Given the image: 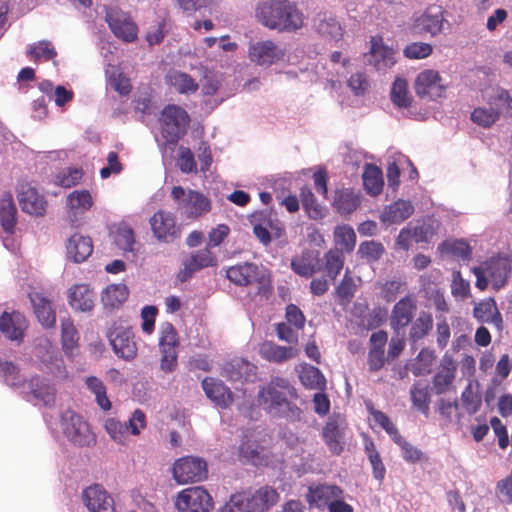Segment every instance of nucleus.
<instances>
[{
  "label": "nucleus",
  "mask_w": 512,
  "mask_h": 512,
  "mask_svg": "<svg viewBox=\"0 0 512 512\" xmlns=\"http://www.w3.org/2000/svg\"><path fill=\"white\" fill-rule=\"evenodd\" d=\"M362 178L364 188L368 194L376 196L381 193L384 182L380 168L373 164H366Z\"/></svg>",
  "instance_id": "obj_45"
},
{
  "label": "nucleus",
  "mask_w": 512,
  "mask_h": 512,
  "mask_svg": "<svg viewBox=\"0 0 512 512\" xmlns=\"http://www.w3.org/2000/svg\"><path fill=\"white\" fill-rule=\"evenodd\" d=\"M343 490L330 484L310 486L306 495L307 501L310 505H314L318 508L329 507L331 502L337 499V497H343Z\"/></svg>",
  "instance_id": "obj_31"
},
{
  "label": "nucleus",
  "mask_w": 512,
  "mask_h": 512,
  "mask_svg": "<svg viewBox=\"0 0 512 512\" xmlns=\"http://www.w3.org/2000/svg\"><path fill=\"white\" fill-rule=\"evenodd\" d=\"M39 89L59 107L64 106L73 98L72 91L67 90L64 86L61 85L54 87L53 83L48 80L42 81L39 85Z\"/></svg>",
  "instance_id": "obj_48"
},
{
  "label": "nucleus",
  "mask_w": 512,
  "mask_h": 512,
  "mask_svg": "<svg viewBox=\"0 0 512 512\" xmlns=\"http://www.w3.org/2000/svg\"><path fill=\"white\" fill-rule=\"evenodd\" d=\"M93 252V243L90 237L75 233L66 241V256L74 263H82Z\"/></svg>",
  "instance_id": "obj_28"
},
{
  "label": "nucleus",
  "mask_w": 512,
  "mask_h": 512,
  "mask_svg": "<svg viewBox=\"0 0 512 512\" xmlns=\"http://www.w3.org/2000/svg\"><path fill=\"white\" fill-rule=\"evenodd\" d=\"M434 361L435 354L433 351L428 349L421 350L413 364V374L416 376L428 374L434 364Z\"/></svg>",
  "instance_id": "obj_64"
},
{
  "label": "nucleus",
  "mask_w": 512,
  "mask_h": 512,
  "mask_svg": "<svg viewBox=\"0 0 512 512\" xmlns=\"http://www.w3.org/2000/svg\"><path fill=\"white\" fill-rule=\"evenodd\" d=\"M216 265L217 257L208 248L192 251L182 256L177 279L180 282H186L196 272L205 268L215 267Z\"/></svg>",
  "instance_id": "obj_13"
},
{
  "label": "nucleus",
  "mask_w": 512,
  "mask_h": 512,
  "mask_svg": "<svg viewBox=\"0 0 512 512\" xmlns=\"http://www.w3.org/2000/svg\"><path fill=\"white\" fill-rule=\"evenodd\" d=\"M29 298L39 323L45 328L54 327L56 312L51 301L38 292L30 293Z\"/></svg>",
  "instance_id": "obj_32"
},
{
  "label": "nucleus",
  "mask_w": 512,
  "mask_h": 512,
  "mask_svg": "<svg viewBox=\"0 0 512 512\" xmlns=\"http://www.w3.org/2000/svg\"><path fill=\"white\" fill-rule=\"evenodd\" d=\"M171 196L177 203L178 210L186 219L196 220L211 211V200L199 191L185 190L181 186H174Z\"/></svg>",
  "instance_id": "obj_4"
},
{
  "label": "nucleus",
  "mask_w": 512,
  "mask_h": 512,
  "mask_svg": "<svg viewBox=\"0 0 512 512\" xmlns=\"http://www.w3.org/2000/svg\"><path fill=\"white\" fill-rule=\"evenodd\" d=\"M257 18L266 27L278 31H294L302 27V12L291 2H261Z\"/></svg>",
  "instance_id": "obj_2"
},
{
  "label": "nucleus",
  "mask_w": 512,
  "mask_h": 512,
  "mask_svg": "<svg viewBox=\"0 0 512 512\" xmlns=\"http://www.w3.org/2000/svg\"><path fill=\"white\" fill-rule=\"evenodd\" d=\"M106 76L109 85L120 95H127L130 92V80L119 72L116 66L109 65L106 69Z\"/></svg>",
  "instance_id": "obj_55"
},
{
  "label": "nucleus",
  "mask_w": 512,
  "mask_h": 512,
  "mask_svg": "<svg viewBox=\"0 0 512 512\" xmlns=\"http://www.w3.org/2000/svg\"><path fill=\"white\" fill-rule=\"evenodd\" d=\"M82 500L90 512H116L113 497L101 485L84 489Z\"/></svg>",
  "instance_id": "obj_20"
},
{
  "label": "nucleus",
  "mask_w": 512,
  "mask_h": 512,
  "mask_svg": "<svg viewBox=\"0 0 512 512\" xmlns=\"http://www.w3.org/2000/svg\"><path fill=\"white\" fill-rule=\"evenodd\" d=\"M489 94H493L491 87L483 91V99L487 101L484 106L477 107L471 113V120L484 128L492 126L499 118L500 108L495 105V99H488Z\"/></svg>",
  "instance_id": "obj_33"
},
{
  "label": "nucleus",
  "mask_w": 512,
  "mask_h": 512,
  "mask_svg": "<svg viewBox=\"0 0 512 512\" xmlns=\"http://www.w3.org/2000/svg\"><path fill=\"white\" fill-rule=\"evenodd\" d=\"M457 371V363L454 359L445 354L433 377V389L437 394L447 392L452 386Z\"/></svg>",
  "instance_id": "obj_27"
},
{
  "label": "nucleus",
  "mask_w": 512,
  "mask_h": 512,
  "mask_svg": "<svg viewBox=\"0 0 512 512\" xmlns=\"http://www.w3.org/2000/svg\"><path fill=\"white\" fill-rule=\"evenodd\" d=\"M189 125L187 112L177 106L168 105L161 113V135L167 143L175 144L185 133Z\"/></svg>",
  "instance_id": "obj_9"
},
{
  "label": "nucleus",
  "mask_w": 512,
  "mask_h": 512,
  "mask_svg": "<svg viewBox=\"0 0 512 512\" xmlns=\"http://www.w3.org/2000/svg\"><path fill=\"white\" fill-rule=\"evenodd\" d=\"M252 512H267L279 500V494L273 487L263 486L252 493H247Z\"/></svg>",
  "instance_id": "obj_38"
},
{
  "label": "nucleus",
  "mask_w": 512,
  "mask_h": 512,
  "mask_svg": "<svg viewBox=\"0 0 512 512\" xmlns=\"http://www.w3.org/2000/svg\"><path fill=\"white\" fill-rule=\"evenodd\" d=\"M33 356L43 368L51 373L61 374L62 360L58 357L56 347L46 338L39 339L34 351Z\"/></svg>",
  "instance_id": "obj_24"
},
{
  "label": "nucleus",
  "mask_w": 512,
  "mask_h": 512,
  "mask_svg": "<svg viewBox=\"0 0 512 512\" xmlns=\"http://www.w3.org/2000/svg\"><path fill=\"white\" fill-rule=\"evenodd\" d=\"M248 55L252 62L263 67L288 61L286 46L272 40H260L252 43Z\"/></svg>",
  "instance_id": "obj_12"
},
{
  "label": "nucleus",
  "mask_w": 512,
  "mask_h": 512,
  "mask_svg": "<svg viewBox=\"0 0 512 512\" xmlns=\"http://www.w3.org/2000/svg\"><path fill=\"white\" fill-rule=\"evenodd\" d=\"M18 201L22 210L30 215L42 216L46 211V200L29 183L18 187Z\"/></svg>",
  "instance_id": "obj_23"
},
{
  "label": "nucleus",
  "mask_w": 512,
  "mask_h": 512,
  "mask_svg": "<svg viewBox=\"0 0 512 512\" xmlns=\"http://www.w3.org/2000/svg\"><path fill=\"white\" fill-rule=\"evenodd\" d=\"M147 421L145 413L136 409L133 411L127 422L110 417L104 421V429L109 437L119 445H128L130 435L139 436L146 428Z\"/></svg>",
  "instance_id": "obj_5"
},
{
  "label": "nucleus",
  "mask_w": 512,
  "mask_h": 512,
  "mask_svg": "<svg viewBox=\"0 0 512 512\" xmlns=\"http://www.w3.org/2000/svg\"><path fill=\"white\" fill-rule=\"evenodd\" d=\"M62 433L68 441L79 447H89L96 443V435L90 424L78 413L66 410L60 419Z\"/></svg>",
  "instance_id": "obj_6"
},
{
  "label": "nucleus",
  "mask_w": 512,
  "mask_h": 512,
  "mask_svg": "<svg viewBox=\"0 0 512 512\" xmlns=\"http://www.w3.org/2000/svg\"><path fill=\"white\" fill-rule=\"evenodd\" d=\"M318 32L331 40L338 41L343 35L341 24L332 16H324L317 25Z\"/></svg>",
  "instance_id": "obj_58"
},
{
  "label": "nucleus",
  "mask_w": 512,
  "mask_h": 512,
  "mask_svg": "<svg viewBox=\"0 0 512 512\" xmlns=\"http://www.w3.org/2000/svg\"><path fill=\"white\" fill-rule=\"evenodd\" d=\"M415 305L412 299L405 297L399 300L393 310L390 318V325L395 332L403 330L412 320Z\"/></svg>",
  "instance_id": "obj_39"
},
{
  "label": "nucleus",
  "mask_w": 512,
  "mask_h": 512,
  "mask_svg": "<svg viewBox=\"0 0 512 512\" xmlns=\"http://www.w3.org/2000/svg\"><path fill=\"white\" fill-rule=\"evenodd\" d=\"M70 307L75 312L90 313L95 307L96 296L88 284H74L67 290Z\"/></svg>",
  "instance_id": "obj_21"
},
{
  "label": "nucleus",
  "mask_w": 512,
  "mask_h": 512,
  "mask_svg": "<svg viewBox=\"0 0 512 512\" xmlns=\"http://www.w3.org/2000/svg\"><path fill=\"white\" fill-rule=\"evenodd\" d=\"M110 344L114 353L127 361L134 359L137 355V345L130 329L121 326L114 327L108 334Z\"/></svg>",
  "instance_id": "obj_18"
},
{
  "label": "nucleus",
  "mask_w": 512,
  "mask_h": 512,
  "mask_svg": "<svg viewBox=\"0 0 512 512\" xmlns=\"http://www.w3.org/2000/svg\"><path fill=\"white\" fill-rule=\"evenodd\" d=\"M167 84L181 94L194 93L198 89L197 82L188 74L172 71L166 76Z\"/></svg>",
  "instance_id": "obj_46"
},
{
  "label": "nucleus",
  "mask_w": 512,
  "mask_h": 512,
  "mask_svg": "<svg viewBox=\"0 0 512 512\" xmlns=\"http://www.w3.org/2000/svg\"><path fill=\"white\" fill-rule=\"evenodd\" d=\"M325 270L328 276L334 280L343 268L345 258L343 252L338 249H332L324 255Z\"/></svg>",
  "instance_id": "obj_60"
},
{
  "label": "nucleus",
  "mask_w": 512,
  "mask_h": 512,
  "mask_svg": "<svg viewBox=\"0 0 512 512\" xmlns=\"http://www.w3.org/2000/svg\"><path fill=\"white\" fill-rule=\"evenodd\" d=\"M21 393L35 405H52L55 401V389L46 380L35 377L21 384Z\"/></svg>",
  "instance_id": "obj_19"
},
{
  "label": "nucleus",
  "mask_w": 512,
  "mask_h": 512,
  "mask_svg": "<svg viewBox=\"0 0 512 512\" xmlns=\"http://www.w3.org/2000/svg\"><path fill=\"white\" fill-rule=\"evenodd\" d=\"M27 53L34 60L45 61L53 59L57 55L54 46L49 41H40L38 43L29 45Z\"/></svg>",
  "instance_id": "obj_63"
},
{
  "label": "nucleus",
  "mask_w": 512,
  "mask_h": 512,
  "mask_svg": "<svg viewBox=\"0 0 512 512\" xmlns=\"http://www.w3.org/2000/svg\"><path fill=\"white\" fill-rule=\"evenodd\" d=\"M291 269L299 276L309 278L319 270L318 257L312 252H303L291 260Z\"/></svg>",
  "instance_id": "obj_42"
},
{
  "label": "nucleus",
  "mask_w": 512,
  "mask_h": 512,
  "mask_svg": "<svg viewBox=\"0 0 512 512\" xmlns=\"http://www.w3.org/2000/svg\"><path fill=\"white\" fill-rule=\"evenodd\" d=\"M300 380L302 384L310 389L323 390L326 385V381L319 369L308 366L304 367L300 374Z\"/></svg>",
  "instance_id": "obj_61"
},
{
  "label": "nucleus",
  "mask_w": 512,
  "mask_h": 512,
  "mask_svg": "<svg viewBox=\"0 0 512 512\" xmlns=\"http://www.w3.org/2000/svg\"><path fill=\"white\" fill-rule=\"evenodd\" d=\"M93 205V198L88 190H75L66 197V213L70 222H75Z\"/></svg>",
  "instance_id": "obj_29"
},
{
  "label": "nucleus",
  "mask_w": 512,
  "mask_h": 512,
  "mask_svg": "<svg viewBox=\"0 0 512 512\" xmlns=\"http://www.w3.org/2000/svg\"><path fill=\"white\" fill-rule=\"evenodd\" d=\"M439 250L443 255L461 259L470 255V247L464 240H446L440 245Z\"/></svg>",
  "instance_id": "obj_56"
},
{
  "label": "nucleus",
  "mask_w": 512,
  "mask_h": 512,
  "mask_svg": "<svg viewBox=\"0 0 512 512\" xmlns=\"http://www.w3.org/2000/svg\"><path fill=\"white\" fill-rule=\"evenodd\" d=\"M476 277V287L480 290L491 284L492 288H503L512 271V259L508 255L492 257L478 267L472 269Z\"/></svg>",
  "instance_id": "obj_3"
},
{
  "label": "nucleus",
  "mask_w": 512,
  "mask_h": 512,
  "mask_svg": "<svg viewBox=\"0 0 512 512\" xmlns=\"http://www.w3.org/2000/svg\"><path fill=\"white\" fill-rule=\"evenodd\" d=\"M153 236L162 243H172L180 236V227L174 213L166 210L156 211L149 219Z\"/></svg>",
  "instance_id": "obj_16"
},
{
  "label": "nucleus",
  "mask_w": 512,
  "mask_h": 512,
  "mask_svg": "<svg viewBox=\"0 0 512 512\" xmlns=\"http://www.w3.org/2000/svg\"><path fill=\"white\" fill-rule=\"evenodd\" d=\"M27 327L26 318L18 311L3 312L0 316V332L9 340L21 341Z\"/></svg>",
  "instance_id": "obj_25"
},
{
  "label": "nucleus",
  "mask_w": 512,
  "mask_h": 512,
  "mask_svg": "<svg viewBox=\"0 0 512 512\" xmlns=\"http://www.w3.org/2000/svg\"><path fill=\"white\" fill-rule=\"evenodd\" d=\"M16 207L10 194L0 199V221L6 233H11L16 223Z\"/></svg>",
  "instance_id": "obj_47"
},
{
  "label": "nucleus",
  "mask_w": 512,
  "mask_h": 512,
  "mask_svg": "<svg viewBox=\"0 0 512 512\" xmlns=\"http://www.w3.org/2000/svg\"><path fill=\"white\" fill-rule=\"evenodd\" d=\"M259 353L262 358L270 361L281 363L294 358L297 350L293 347H283L272 342H265L260 346Z\"/></svg>",
  "instance_id": "obj_41"
},
{
  "label": "nucleus",
  "mask_w": 512,
  "mask_h": 512,
  "mask_svg": "<svg viewBox=\"0 0 512 512\" xmlns=\"http://www.w3.org/2000/svg\"><path fill=\"white\" fill-rule=\"evenodd\" d=\"M85 383L89 391L94 394L98 406L104 411L110 410L111 402L107 397L103 382L95 376H89L86 378Z\"/></svg>",
  "instance_id": "obj_53"
},
{
  "label": "nucleus",
  "mask_w": 512,
  "mask_h": 512,
  "mask_svg": "<svg viewBox=\"0 0 512 512\" xmlns=\"http://www.w3.org/2000/svg\"><path fill=\"white\" fill-rule=\"evenodd\" d=\"M369 63L378 71H386L395 63V52L392 48L384 45L382 38L372 37Z\"/></svg>",
  "instance_id": "obj_26"
},
{
  "label": "nucleus",
  "mask_w": 512,
  "mask_h": 512,
  "mask_svg": "<svg viewBox=\"0 0 512 512\" xmlns=\"http://www.w3.org/2000/svg\"><path fill=\"white\" fill-rule=\"evenodd\" d=\"M413 407L424 415L429 413L430 394L428 386L424 383H415L410 390Z\"/></svg>",
  "instance_id": "obj_50"
},
{
  "label": "nucleus",
  "mask_w": 512,
  "mask_h": 512,
  "mask_svg": "<svg viewBox=\"0 0 512 512\" xmlns=\"http://www.w3.org/2000/svg\"><path fill=\"white\" fill-rule=\"evenodd\" d=\"M365 453L372 466L374 478L378 481H382L384 479L386 469L373 441L370 439L365 441Z\"/></svg>",
  "instance_id": "obj_57"
},
{
  "label": "nucleus",
  "mask_w": 512,
  "mask_h": 512,
  "mask_svg": "<svg viewBox=\"0 0 512 512\" xmlns=\"http://www.w3.org/2000/svg\"><path fill=\"white\" fill-rule=\"evenodd\" d=\"M443 17L440 7H431L423 15L415 19L413 30L417 34L429 33L436 35L442 29Z\"/></svg>",
  "instance_id": "obj_37"
},
{
  "label": "nucleus",
  "mask_w": 512,
  "mask_h": 512,
  "mask_svg": "<svg viewBox=\"0 0 512 512\" xmlns=\"http://www.w3.org/2000/svg\"><path fill=\"white\" fill-rule=\"evenodd\" d=\"M158 345L161 354V370L164 372L174 371L177 367L179 338L171 323L164 322L160 325Z\"/></svg>",
  "instance_id": "obj_10"
},
{
  "label": "nucleus",
  "mask_w": 512,
  "mask_h": 512,
  "mask_svg": "<svg viewBox=\"0 0 512 512\" xmlns=\"http://www.w3.org/2000/svg\"><path fill=\"white\" fill-rule=\"evenodd\" d=\"M473 317L479 323L494 325L498 330L502 329L503 319L493 298H486L474 303Z\"/></svg>",
  "instance_id": "obj_30"
},
{
  "label": "nucleus",
  "mask_w": 512,
  "mask_h": 512,
  "mask_svg": "<svg viewBox=\"0 0 512 512\" xmlns=\"http://www.w3.org/2000/svg\"><path fill=\"white\" fill-rule=\"evenodd\" d=\"M227 278L236 285L247 286L258 282L262 287L270 283V276L267 271L260 269L253 263H243L231 266L226 271Z\"/></svg>",
  "instance_id": "obj_17"
},
{
  "label": "nucleus",
  "mask_w": 512,
  "mask_h": 512,
  "mask_svg": "<svg viewBox=\"0 0 512 512\" xmlns=\"http://www.w3.org/2000/svg\"><path fill=\"white\" fill-rule=\"evenodd\" d=\"M332 204L339 213L349 214L360 205L359 193L348 188L337 190Z\"/></svg>",
  "instance_id": "obj_43"
},
{
  "label": "nucleus",
  "mask_w": 512,
  "mask_h": 512,
  "mask_svg": "<svg viewBox=\"0 0 512 512\" xmlns=\"http://www.w3.org/2000/svg\"><path fill=\"white\" fill-rule=\"evenodd\" d=\"M62 348L65 354L73 357L78 352L79 336L73 321L70 318L61 320Z\"/></svg>",
  "instance_id": "obj_44"
},
{
  "label": "nucleus",
  "mask_w": 512,
  "mask_h": 512,
  "mask_svg": "<svg viewBox=\"0 0 512 512\" xmlns=\"http://www.w3.org/2000/svg\"><path fill=\"white\" fill-rule=\"evenodd\" d=\"M216 512H252L247 492L233 494Z\"/></svg>",
  "instance_id": "obj_62"
},
{
  "label": "nucleus",
  "mask_w": 512,
  "mask_h": 512,
  "mask_svg": "<svg viewBox=\"0 0 512 512\" xmlns=\"http://www.w3.org/2000/svg\"><path fill=\"white\" fill-rule=\"evenodd\" d=\"M172 473L173 479L180 485L201 482L207 478V464L199 457H182L173 464Z\"/></svg>",
  "instance_id": "obj_11"
},
{
  "label": "nucleus",
  "mask_w": 512,
  "mask_h": 512,
  "mask_svg": "<svg viewBox=\"0 0 512 512\" xmlns=\"http://www.w3.org/2000/svg\"><path fill=\"white\" fill-rule=\"evenodd\" d=\"M414 212V207L410 201L397 200L394 203L384 207L379 215L380 221L385 225L400 224L409 218Z\"/></svg>",
  "instance_id": "obj_35"
},
{
  "label": "nucleus",
  "mask_w": 512,
  "mask_h": 512,
  "mask_svg": "<svg viewBox=\"0 0 512 512\" xmlns=\"http://www.w3.org/2000/svg\"><path fill=\"white\" fill-rule=\"evenodd\" d=\"M269 437L263 430H248L239 446V457L254 465H269Z\"/></svg>",
  "instance_id": "obj_7"
},
{
  "label": "nucleus",
  "mask_w": 512,
  "mask_h": 512,
  "mask_svg": "<svg viewBox=\"0 0 512 512\" xmlns=\"http://www.w3.org/2000/svg\"><path fill=\"white\" fill-rule=\"evenodd\" d=\"M129 291L125 284L108 285L101 293V302L106 309L120 307L128 298Z\"/></svg>",
  "instance_id": "obj_40"
},
{
  "label": "nucleus",
  "mask_w": 512,
  "mask_h": 512,
  "mask_svg": "<svg viewBox=\"0 0 512 512\" xmlns=\"http://www.w3.org/2000/svg\"><path fill=\"white\" fill-rule=\"evenodd\" d=\"M368 411L371 417L370 420L373 421L374 424L384 429L394 442H401V435L398 429L386 414L374 409L371 405L368 406Z\"/></svg>",
  "instance_id": "obj_54"
},
{
  "label": "nucleus",
  "mask_w": 512,
  "mask_h": 512,
  "mask_svg": "<svg viewBox=\"0 0 512 512\" xmlns=\"http://www.w3.org/2000/svg\"><path fill=\"white\" fill-rule=\"evenodd\" d=\"M296 396L294 387L287 379L275 377L260 387L257 403L272 416L295 417L299 409L290 400Z\"/></svg>",
  "instance_id": "obj_1"
},
{
  "label": "nucleus",
  "mask_w": 512,
  "mask_h": 512,
  "mask_svg": "<svg viewBox=\"0 0 512 512\" xmlns=\"http://www.w3.org/2000/svg\"><path fill=\"white\" fill-rule=\"evenodd\" d=\"M300 197L303 208L311 219L319 220L326 215V208L316 202L315 197L309 188L303 187L300 191Z\"/></svg>",
  "instance_id": "obj_49"
},
{
  "label": "nucleus",
  "mask_w": 512,
  "mask_h": 512,
  "mask_svg": "<svg viewBox=\"0 0 512 512\" xmlns=\"http://www.w3.org/2000/svg\"><path fill=\"white\" fill-rule=\"evenodd\" d=\"M202 388L206 396L217 406L226 408L231 405L233 401L232 393L221 380L206 377L202 381Z\"/></svg>",
  "instance_id": "obj_34"
},
{
  "label": "nucleus",
  "mask_w": 512,
  "mask_h": 512,
  "mask_svg": "<svg viewBox=\"0 0 512 512\" xmlns=\"http://www.w3.org/2000/svg\"><path fill=\"white\" fill-rule=\"evenodd\" d=\"M346 421L340 416L330 417L323 429L324 440L330 451L340 454L345 443Z\"/></svg>",
  "instance_id": "obj_22"
},
{
  "label": "nucleus",
  "mask_w": 512,
  "mask_h": 512,
  "mask_svg": "<svg viewBox=\"0 0 512 512\" xmlns=\"http://www.w3.org/2000/svg\"><path fill=\"white\" fill-rule=\"evenodd\" d=\"M256 372L254 364L244 359H234L224 365L222 374L230 381L244 382L252 380Z\"/></svg>",
  "instance_id": "obj_36"
},
{
  "label": "nucleus",
  "mask_w": 512,
  "mask_h": 512,
  "mask_svg": "<svg viewBox=\"0 0 512 512\" xmlns=\"http://www.w3.org/2000/svg\"><path fill=\"white\" fill-rule=\"evenodd\" d=\"M451 294L456 301H464L471 296V288L468 280L464 279L458 270L452 272Z\"/></svg>",
  "instance_id": "obj_59"
},
{
  "label": "nucleus",
  "mask_w": 512,
  "mask_h": 512,
  "mask_svg": "<svg viewBox=\"0 0 512 512\" xmlns=\"http://www.w3.org/2000/svg\"><path fill=\"white\" fill-rule=\"evenodd\" d=\"M447 88L448 84L436 70H424L415 79V91L421 98L429 100L444 98Z\"/></svg>",
  "instance_id": "obj_15"
},
{
  "label": "nucleus",
  "mask_w": 512,
  "mask_h": 512,
  "mask_svg": "<svg viewBox=\"0 0 512 512\" xmlns=\"http://www.w3.org/2000/svg\"><path fill=\"white\" fill-rule=\"evenodd\" d=\"M334 242L341 247L342 252L353 251L356 244V234L349 225L337 226L334 230Z\"/></svg>",
  "instance_id": "obj_51"
},
{
  "label": "nucleus",
  "mask_w": 512,
  "mask_h": 512,
  "mask_svg": "<svg viewBox=\"0 0 512 512\" xmlns=\"http://www.w3.org/2000/svg\"><path fill=\"white\" fill-rule=\"evenodd\" d=\"M173 504L177 512H211L214 501L203 486H192L179 491Z\"/></svg>",
  "instance_id": "obj_8"
},
{
  "label": "nucleus",
  "mask_w": 512,
  "mask_h": 512,
  "mask_svg": "<svg viewBox=\"0 0 512 512\" xmlns=\"http://www.w3.org/2000/svg\"><path fill=\"white\" fill-rule=\"evenodd\" d=\"M391 100L399 108H407L412 102V96L408 90V83L402 78L395 79L391 87Z\"/></svg>",
  "instance_id": "obj_52"
},
{
  "label": "nucleus",
  "mask_w": 512,
  "mask_h": 512,
  "mask_svg": "<svg viewBox=\"0 0 512 512\" xmlns=\"http://www.w3.org/2000/svg\"><path fill=\"white\" fill-rule=\"evenodd\" d=\"M105 11V20L117 38L124 42H134L137 39V25L126 12L117 6L105 7Z\"/></svg>",
  "instance_id": "obj_14"
}]
</instances>
